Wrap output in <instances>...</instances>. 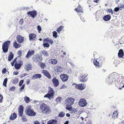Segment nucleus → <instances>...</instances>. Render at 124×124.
Segmentation results:
<instances>
[{
	"mask_svg": "<svg viewBox=\"0 0 124 124\" xmlns=\"http://www.w3.org/2000/svg\"><path fill=\"white\" fill-rule=\"evenodd\" d=\"M40 108L41 111L44 114H48L51 112L50 108L44 103L41 104Z\"/></svg>",
	"mask_w": 124,
	"mask_h": 124,
	"instance_id": "obj_1",
	"label": "nucleus"
},
{
	"mask_svg": "<svg viewBox=\"0 0 124 124\" xmlns=\"http://www.w3.org/2000/svg\"><path fill=\"white\" fill-rule=\"evenodd\" d=\"M71 111L73 113H75L77 111V108H74L72 109H72Z\"/></svg>",
	"mask_w": 124,
	"mask_h": 124,
	"instance_id": "obj_43",
	"label": "nucleus"
},
{
	"mask_svg": "<svg viewBox=\"0 0 124 124\" xmlns=\"http://www.w3.org/2000/svg\"><path fill=\"white\" fill-rule=\"evenodd\" d=\"M52 82L54 85L55 87H57L59 84V82L56 78H54L52 80Z\"/></svg>",
	"mask_w": 124,
	"mask_h": 124,
	"instance_id": "obj_12",
	"label": "nucleus"
},
{
	"mask_svg": "<svg viewBox=\"0 0 124 124\" xmlns=\"http://www.w3.org/2000/svg\"><path fill=\"white\" fill-rule=\"evenodd\" d=\"M24 87L25 84H24L23 85H22V86L19 89L20 91H22V90L24 88Z\"/></svg>",
	"mask_w": 124,
	"mask_h": 124,
	"instance_id": "obj_49",
	"label": "nucleus"
},
{
	"mask_svg": "<svg viewBox=\"0 0 124 124\" xmlns=\"http://www.w3.org/2000/svg\"><path fill=\"white\" fill-rule=\"evenodd\" d=\"M24 38L23 37H21L19 35H18L17 37V40L18 42L20 43H22L24 41Z\"/></svg>",
	"mask_w": 124,
	"mask_h": 124,
	"instance_id": "obj_19",
	"label": "nucleus"
},
{
	"mask_svg": "<svg viewBox=\"0 0 124 124\" xmlns=\"http://www.w3.org/2000/svg\"><path fill=\"white\" fill-rule=\"evenodd\" d=\"M16 87L14 86L10 87L9 90L10 91H14Z\"/></svg>",
	"mask_w": 124,
	"mask_h": 124,
	"instance_id": "obj_42",
	"label": "nucleus"
},
{
	"mask_svg": "<svg viewBox=\"0 0 124 124\" xmlns=\"http://www.w3.org/2000/svg\"><path fill=\"white\" fill-rule=\"evenodd\" d=\"M22 119L24 121L26 120V117L25 116H24V115H23V116L22 117Z\"/></svg>",
	"mask_w": 124,
	"mask_h": 124,
	"instance_id": "obj_56",
	"label": "nucleus"
},
{
	"mask_svg": "<svg viewBox=\"0 0 124 124\" xmlns=\"http://www.w3.org/2000/svg\"><path fill=\"white\" fill-rule=\"evenodd\" d=\"M53 36L55 38H57V32L55 31H54L53 32Z\"/></svg>",
	"mask_w": 124,
	"mask_h": 124,
	"instance_id": "obj_39",
	"label": "nucleus"
},
{
	"mask_svg": "<svg viewBox=\"0 0 124 124\" xmlns=\"http://www.w3.org/2000/svg\"><path fill=\"white\" fill-rule=\"evenodd\" d=\"M49 62L50 63L55 64L57 63V61L55 59H52L49 60Z\"/></svg>",
	"mask_w": 124,
	"mask_h": 124,
	"instance_id": "obj_25",
	"label": "nucleus"
},
{
	"mask_svg": "<svg viewBox=\"0 0 124 124\" xmlns=\"http://www.w3.org/2000/svg\"><path fill=\"white\" fill-rule=\"evenodd\" d=\"M17 57H16L15 58V59H14V60L13 61H12V62H13V63H14L16 61V60H17Z\"/></svg>",
	"mask_w": 124,
	"mask_h": 124,
	"instance_id": "obj_61",
	"label": "nucleus"
},
{
	"mask_svg": "<svg viewBox=\"0 0 124 124\" xmlns=\"http://www.w3.org/2000/svg\"><path fill=\"white\" fill-rule=\"evenodd\" d=\"M75 100L73 98L71 97L68 98L65 100L67 104L69 106H71L74 103Z\"/></svg>",
	"mask_w": 124,
	"mask_h": 124,
	"instance_id": "obj_7",
	"label": "nucleus"
},
{
	"mask_svg": "<svg viewBox=\"0 0 124 124\" xmlns=\"http://www.w3.org/2000/svg\"><path fill=\"white\" fill-rule=\"evenodd\" d=\"M75 9L77 12H81L83 13L82 8L79 5L78 6L77 8H75Z\"/></svg>",
	"mask_w": 124,
	"mask_h": 124,
	"instance_id": "obj_27",
	"label": "nucleus"
},
{
	"mask_svg": "<svg viewBox=\"0 0 124 124\" xmlns=\"http://www.w3.org/2000/svg\"><path fill=\"white\" fill-rule=\"evenodd\" d=\"M24 81L23 80H21L20 81L19 84V86H21L23 83Z\"/></svg>",
	"mask_w": 124,
	"mask_h": 124,
	"instance_id": "obj_46",
	"label": "nucleus"
},
{
	"mask_svg": "<svg viewBox=\"0 0 124 124\" xmlns=\"http://www.w3.org/2000/svg\"><path fill=\"white\" fill-rule=\"evenodd\" d=\"M66 85H63L61 87L60 89H61L62 88H66Z\"/></svg>",
	"mask_w": 124,
	"mask_h": 124,
	"instance_id": "obj_59",
	"label": "nucleus"
},
{
	"mask_svg": "<svg viewBox=\"0 0 124 124\" xmlns=\"http://www.w3.org/2000/svg\"><path fill=\"white\" fill-rule=\"evenodd\" d=\"M84 85H83V84H79L76 86V88L80 90H82L84 89L85 88V86H84Z\"/></svg>",
	"mask_w": 124,
	"mask_h": 124,
	"instance_id": "obj_16",
	"label": "nucleus"
},
{
	"mask_svg": "<svg viewBox=\"0 0 124 124\" xmlns=\"http://www.w3.org/2000/svg\"><path fill=\"white\" fill-rule=\"evenodd\" d=\"M72 108V107L71 106H69L67 104L66 107V109L68 110L69 111H71Z\"/></svg>",
	"mask_w": 124,
	"mask_h": 124,
	"instance_id": "obj_37",
	"label": "nucleus"
},
{
	"mask_svg": "<svg viewBox=\"0 0 124 124\" xmlns=\"http://www.w3.org/2000/svg\"><path fill=\"white\" fill-rule=\"evenodd\" d=\"M32 66L30 64H27L26 66L24 68L25 70L27 71H28L29 70H31Z\"/></svg>",
	"mask_w": 124,
	"mask_h": 124,
	"instance_id": "obj_24",
	"label": "nucleus"
},
{
	"mask_svg": "<svg viewBox=\"0 0 124 124\" xmlns=\"http://www.w3.org/2000/svg\"><path fill=\"white\" fill-rule=\"evenodd\" d=\"M25 112L26 115L30 116H34L36 115V113L30 108H28V109H26Z\"/></svg>",
	"mask_w": 124,
	"mask_h": 124,
	"instance_id": "obj_4",
	"label": "nucleus"
},
{
	"mask_svg": "<svg viewBox=\"0 0 124 124\" xmlns=\"http://www.w3.org/2000/svg\"><path fill=\"white\" fill-rule=\"evenodd\" d=\"M18 81V79L17 78H15L13 80V83L14 84H16Z\"/></svg>",
	"mask_w": 124,
	"mask_h": 124,
	"instance_id": "obj_45",
	"label": "nucleus"
},
{
	"mask_svg": "<svg viewBox=\"0 0 124 124\" xmlns=\"http://www.w3.org/2000/svg\"><path fill=\"white\" fill-rule=\"evenodd\" d=\"M18 62V63L21 66L23 65V62L21 60L19 61V62Z\"/></svg>",
	"mask_w": 124,
	"mask_h": 124,
	"instance_id": "obj_52",
	"label": "nucleus"
},
{
	"mask_svg": "<svg viewBox=\"0 0 124 124\" xmlns=\"http://www.w3.org/2000/svg\"><path fill=\"white\" fill-rule=\"evenodd\" d=\"M79 105L81 107L85 106L87 104L86 101L84 98L81 99L79 102Z\"/></svg>",
	"mask_w": 124,
	"mask_h": 124,
	"instance_id": "obj_8",
	"label": "nucleus"
},
{
	"mask_svg": "<svg viewBox=\"0 0 124 124\" xmlns=\"http://www.w3.org/2000/svg\"><path fill=\"white\" fill-rule=\"evenodd\" d=\"M17 117V116L15 112L14 113L12 114L9 117V119L11 120H13L16 118Z\"/></svg>",
	"mask_w": 124,
	"mask_h": 124,
	"instance_id": "obj_20",
	"label": "nucleus"
},
{
	"mask_svg": "<svg viewBox=\"0 0 124 124\" xmlns=\"http://www.w3.org/2000/svg\"><path fill=\"white\" fill-rule=\"evenodd\" d=\"M120 8H123L124 9V4L123 3H121L119 5Z\"/></svg>",
	"mask_w": 124,
	"mask_h": 124,
	"instance_id": "obj_44",
	"label": "nucleus"
},
{
	"mask_svg": "<svg viewBox=\"0 0 124 124\" xmlns=\"http://www.w3.org/2000/svg\"><path fill=\"white\" fill-rule=\"evenodd\" d=\"M27 75V74L26 73H25L24 74H22L20 76V78H22L24 76Z\"/></svg>",
	"mask_w": 124,
	"mask_h": 124,
	"instance_id": "obj_55",
	"label": "nucleus"
},
{
	"mask_svg": "<svg viewBox=\"0 0 124 124\" xmlns=\"http://www.w3.org/2000/svg\"><path fill=\"white\" fill-rule=\"evenodd\" d=\"M23 19H21L20 20L19 22V23L20 25H22L23 23Z\"/></svg>",
	"mask_w": 124,
	"mask_h": 124,
	"instance_id": "obj_48",
	"label": "nucleus"
},
{
	"mask_svg": "<svg viewBox=\"0 0 124 124\" xmlns=\"http://www.w3.org/2000/svg\"><path fill=\"white\" fill-rule=\"evenodd\" d=\"M10 54L8 56V60L9 61H11L14 57V54L12 53V52H10Z\"/></svg>",
	"mask_w": 124,
	"mask_h": 124,
	"instance_id": "obj_26",
	"label": "nucleus"
},
{
	"mask_svg": "<svg viewBox=\"0 0 124 124\" xmlns=\"http://www.w3.org/2000/svg\"><path fill=\"white\" fill-rule=\"evenodd\" d=\"M65 115V113L64 112L61 111L60 112L58 116H59L61 117H63Z\"/></svg>",
	"mask_w": 124,
	"mask_h": 124,
	"instance_id": "obj_31",
	"label": "nucleus"
},
{
	"mask_svg": "<svg viewBox=\"0 0 124 124\" xmlns=\"http://www.w3.org/2000/svg\"><path fill=\"white\" fill-rule=\"evenodd\" d=\"M24 100L26 103H28L30 102V98L26 96L24 97Z\"/></svg>",
	"mask_w": 124,
	"mask_h": 124,
	"instance_id": "obj_36",
	"label": "nucleus"
},
{
	"mask_svg": "<svg viewBox=\"0 0 124 124\" xmlns=\"http://www.w3.org/2000/svg\"><path fill=\"white\" fill-rule=\"evenodd\" d=\"M29 37L30 40H34L36 39V35L34 33L30 34H29Z\"/></svg>",
	"mask_w": 124,
	"mask_h": 124,
	"instance_id": "obj_18",
	"label": "nucleus"
},
{
	"mask_svg": "<svg viewBox=\"0 0 124 124\" xmlns=\"http://www.w3.org/2000/svg\"><path fill=\"white\" fill-rule=\"evenodd\" d=\"M13 45L16 48L19 47L21 46L20 45L18 44L16 41H15L14 42Z\"/></svg>",
	"mask_w": 124,
	"mask_h": 124,
	"instance_id": "obj_29",
	"label": "nucleus"
},
{
	"mask_svg": "<svg viewBox=\"0 0 124 124\" xmlns=\"http://www.w3.org/2000/svg\"><path fill=\"white\" fill-rule=\"evenodd\" d=\"M63 26H61L57 28L56 31L59 33L60 32L62 31V28H63Z\"/></svg>",
	"mask_w": 124,
	"mask_h": 124,
	"instance_id": "obj_35",
	"label": "nucleus"
},
{
	"mask_svg": "<svg viewBox=\"0 0 124 124\" xmlns=\"http://www.w3.org/2000/svg\"><path fill=\"white\" fill-rule=\"evenodd\" d=\"M19 109H18L19 116H21L23 115V107L22 105H20L19 107Z\"/></svg>",
	"mask_w": 124,
	"mask_h": 124,
	"instance_id": "obj_13",
	"label": "nucleus"
},
{
	"mask_svg": "<svg viewBox=\"0 0 124 124\" xmlns=\"http://www.w3.org/2000/svg\"><path fill=\"white\" fill-rule=\"evenodd\" d=\"M43 45L44 47H48L50 46L49 44L47 43H44L43 44Z\"/></svg>",
	"mask_w": 124,
	"mask_h": 124,
	"instance_id": "obj_41",
	"label": "nucleus"
},
{
	"mask_svg": "<svg viewBox=\"0 0 124 124\" xmlns=\"http://www.w3.org/2000/svg\"><path fill=\"white\" fill-rule=\"evenodd\" d=\"M3 99V97L2 95L0 94V102H1Z\"/></svg>",
	"mask_w": 124,
	"mask_h": 124,
	"instance_id": "obj_53",
	"label": "nucleus"
},
{
	"mask_svg": "<svg viewBox=\"0 0 124 124\" xmlns=\"http://www.w3.org/2000/svg\"><path fill=\"white\" fill-rule=\"evenodd\" d=\"M108 12L109 13H111L112 14H113V11L112 9H108Z\"/></svg>",
	"mask_w": 124,
	"mask_h": 124,
	"instance_id": "obj_58",
	"label": "nucleus"
},
{
	"mask_svg": "<svg viewBox=\"0 0 124 124\" xmlns=\"http://www.w3.org/2000/svg\"><path fill=\"white\" fill-rule=\"evenodd\" d=\"M10 41H7L2 44V48L4 53H6L8 52L9 45H10Z\"/></svg>",
	"mask_w": 124,
	"mask_h": 124,
	"instance_id": "obj_3",
	"label": "nucleus"
},
{
	"mask_svg": "<svg viewBox=\"0 0 124 124\" xmlns=\"http://www.w3.org/2000/svg\"><path fill=\"white\" fill-rule=\"evenodd\" d=\"M118 57H120L124 58V53L122 49H121L119 50L118 53Z\"/></svg>",
	"mask_w": 124,
	"mask_h": 124,
	"instance_id": "obj_17",
	"label": "nucleus"
},
{
	"mask_svg": "<svg viewBox=\"0 0 124 124\" xmlns=\"http://www.w3.org/2000/svg\"><path fill=\"white\" fill-rule=\"evenodd\" d=\"M112 74H111L109 76V77L107 79V82L109 85L111 84L112 83L115 82V79H114L113 76L112 77Z\"/></svg>",
	"mask_w": 124,
	"mask_h": 124,
	"instance_id": "obj_9",
	"label": "nucleus"
},
{
	"mask_svg": "<svg viewBox=\"0 0 124 124\" xmlns=\"http://www.w3.org/2000/svg\"><path fill=\"white\" fill-rule=\"evenodd\" d=\"M37 29L39 31V33L40 32V31H41V27L39 25H38L37 26Z\"/></svg>",
	"mask_w": 124,
	"mask_h": 124,
	"instance_id": "obj_47",
	"label": "nucleus"
},
{
	"mask_svg": "<svg viewBox=\"0 0 124 124\" xmlns=\"http://www.w3.org/2000/svg\"><path fill=\"white\" fill-rule=\"evenodd\" d=\"M61 79L63 82H65L68 80L69 76L66 74H62L60 76Z\"/></svg>",
	"mask_w": 124,
	"mask_h": 124,
	"instance_id": "obj_11",
	"label": "nucleus"
},
{
	"mask_svg": "<svg viewBox=\"0 0 124 124\" xmlns=\"http://www.w3.org/2000/svg\"><path fill=\"white\" fill-rule=\"evenodd\" d=\"M18 54L19 57H21L22 55V52L20 50H19L18 52Z\"/></svg>",
	"mask_w": 124,
	"mask_h": 124,
	"instance_id": "obj_50",
	"label": "nucleus"
},
{
	"mask_svg": "<svg viewBox=\"0 0 124 124\" xmlns=\"http://www.w3.org/2000/svg\"><path fill=\"white\" fill-rule=\"evenodd\" d=\"M111 18V16L109 15H107L104 16L103 18V19L105 21H107L109 20Z\"/></svg>",
	"mask_w": 124,
	"mask_h": 124,
	"instance_id": "obj_22",
	"label": "nucleus"
},
{
	"mask_svg": "<svg viewBox=\"0 0 124 124\" xmlns=\"http://www.w3.org/2000/svg\"><path fill=\"white\" fill-rule=\"evenodd\" d=\"M41 77V75L40 74H36L33 75L32 77V79H37L38 78H40Z\"/></svg>",
	"mask_w": 124,
	"mask_h": 124,
	"instance_id": "obj_21",
	"label": "nucleus"
},
{
	"mask_svg": "<svg viewBox=\"0 0 124 124\" xmlns=\"http://www.w3.org/2000/svg\"><path fill=\"white\" fill-rule=\"evenodd\" d=\"M32 60L33 62H41L42 60L41 55L39 56L38 54H35L32 57Z\"/></svg>",
	"mask_w": 124,
	"mask_h": 124,
	"instance_id": "obj_5",
	"label": "nucleus"
},
{
	"mask_svg": "<svg viewBox=\"0 0 124 124\" xmlns=\"http://www.w3.org/2000/svg\"><path fill=\"white\" fill-rule=\"evenodd\" d=\"M34 124H39V123L37 121H34Z\"/></svg>",
	"mask_w": 124,
	"mask_h": 124,
	"instance_id": "obj_57",
	"label": "nucleus"
},
{
	"mask_svg": "<svg viewBox=\"0 0 124 124\" xmlns=\"http://www.w3.org/2000/svg\"><path fill=\"white\" fill-rule=\"evenodd\" d=\"M8 81V79L7 78H6L4 80L3 83V85L5 86V87H7V83Z\"/></svg>",
	"mask_w": 124,
	"mask_h": 124,
	"instance_id": "obj_34",
	"label": "nucleus"
},
{
	"mask_svg": "<svg viewBox=\"0 0 124 124\" xmlns=\"http://www.w3.org/2000/svg\"><path fill=\"white\" fill-rule=\"evenodd\" d=\"M34 53V51L33 50H30L28 51L27 53L26 56V58H28L31 57V55H33Z\"/></svg>",
	"mask_w": 124,
	"mask_h": 124,
	"instance_id": "obj_15",
	"label": "nucleus"
},
{
	"mask_svg": "<svg viewBox=\"0 0 124 124\" xmlns=\"http://www.w3.org/2000/svg\"><path fill=\"white\" fill-rule=\"evenodd\" d=\"M48 42L50 43L51 45H52L53 43V42L52 39H49L48 41Z\"/></svg>",
	"mask_w": 124,
	"mask_h": 124,
	"instance_id": "obj_54",
	"label": "nucleus"
},
{
	"mask_svg": "<svg viewBox=\"0 0 124 124\" xmlns=\"http://www.w3.org/2000/svg\"><path fill=\"white\" fill-rule=\"evenodd\" d=\"M62 99V98L58 97L56 98V101L58 103L59 102H61Z\"/></svg>",
	"mask_w": 124,
	"mask_h": 124,
	"instance_id": "obj_33",
	"label": "nucleus"
},
{
	"mask_svg": "<svg viewBox=\"0 0 124 124\" xmlns=\"http://www.w3.org/2000/svg\"><path fill=\"white\" fill-rule=\"evenodd\" d=\"M57 122L55 120H51L48 122L47 124H57Z\"/></svg>",
	"mask_w": 124,
	"mask_h": 124,
	"instance_id": "obj_28",
	"label": "nucleus"
},
{
	"mask_svg": "<svg viewBox=\"0 0 124 124\" xmlns=\"http://www.w3.org/2000/svg\"><path fill=\"white\" fill-rule=\"evenodd\" d=\"M6 71H7V70H6V69L5 68H4L2 70V73L3 74H4L6 73Z\"/></svg>",
	"mask_w": 124,
	"mask_h": 124,
	"instance_id": "obj_51",
	"label": "nucleus"
},
{
	"mask_svg": "<svg viewBox=\"0 0 124 124\" xmlns=\"http://www.w3.org/2000/svg\"><path fill=\"white\" fill-rule=\"evenodd\" d=\"M48 40H49V39H48L45 38L44 39V41H46V42H47V41L48 42Z\"/></svg>",
	"mask_w": 124,
	"mask_h": 124,
	"instance_id": "obj_62",
	"label": "nucleus"
},
{
	"mask_svg": "<svg viewBox=\"0 0 124 124\" xmlns=\"http://www.w3.org/2000/svg\"><path fill=\"white\" fill-rule=\"evenodd\" d=\"M66 116L68 117H70V115L69 113H67L66 114Z\"/></svg>",
	"mask_w": 124,
	"mask_h": 124,
	"instance_id": "obj_64",
	"label": "nucleus"
},
{
	"mask_svg": "<svg viewBox=\"0 0 124 124\" xmlns=\"http://www.w3.org/2000/svg\"><path fill=\"white\" fill-rule=\"evenodd\" d=\"M30 83V81L29 80L27 81H26V84L27 85H29V84Z\"/></svg>",
	"mask_w": 124,
	"mask_h": 124,
	"instance_id": "obj_63",
	"label": "nucleus"
},
{
	"mask_svg": "<svg viewBox=\"0 0 124 124\" xmlns=\"http://www.w3.org/2000/svg\"><path fill=\"white\" fill-rule=\"evenodd\" d=\"M42 53L45 56H48V52L46 50H43L42 51Z\"/></svg>",
	"mask_w": 124,
	"mask_h": 124,
	"instance_id": "obj_32",
	"label": "nucleus"
},
{
	"mask_svg": "<svg viewBox=\"0 0 124 124\" xmlns=\"http://www.w3.org/2000/svg\"><path fill=\"white\" fill-rule=\"evenodd\" d=\"M21 66L19 64L16 62L14 65V67L16 69L18 70Z\"/></svg>",
	"mask_w": 124,
	"mask_h": 124,
	"instance_id": "obj_30",
	"label": "nucleus"
},
{
	"mask_svg": "<svg viewBox=\"0 0 124 124\" xmlns=\"http://www.w3.org/2000/svg\"><path fill=\"white\" fill-rule=\"evenodd\" d=\"M119 7V5L118 6V7H116L115 8L114 10V11L115 12H117V11H118L119 10H121V9H120V7Z\"/></svg>",
	"mask_w": 124,
	"mask_h": 124,
	"instance_id": "obj_40",
	"label": "nucleus"
},
{
	"mask_svg": "<svg viewBox=\"0 0 124 124\" xmlns=\"http://www.w3.org/2000/svg\"><path fill=\"white\" fill-rule=\"evenodd\" d=\"M18 72L17 71H14L13 72V74L15 75H17L18 74Z\"/></svg>",
	"mask_w": 124,
	"mask_h": 124,
	"instance_id": "obj_60",
	"label": "nucleus"
},
{
	"mask_svg": "<svg viewBox=\"0 0 124 124\" xmlns=\"http://www.w3.org/2000/svg\"><path fill=\"white\" fill-rule=\"evenodd\" d=\"M42 73H43L44 76L49 79L51 78V76L49 73L46 70H42Z\"/></svg>",
	"mask_w": 124,
	"mask_h": 124,
	"instance_id": "obj_14",
	"label": "nucleus"
},
{
	"mask_svg": "<svg viewBox=\"0 0 124 124\" xmlns=\"http://www.w3.org/2000/svg\"><path fill=\"white\" fill-rule=\"evenodd\" d=\"M41 67L42 69H44L46 66V64L45 63L43 62L40 63Z\"/></svg>",
	"mask_w": 124,
	"mask_h": 124,
	"instance_id": "obj_38",
	"label": "nucleus"
},
{
	"mask_svg": "<svg viewBox=\"0 0 124 124\" xmlns=\"http://www.w3.org/2000/svg\"><path fill=\"white\" fill-rule=\"evenodd\" d=\"M104 58L103 57H99L98 59L96 60H95V59L94 60L93 63L94 64L96 67H101V64H100L99 62V60H100L101 59L104 60Z\"/></svg>",
	"mask_w": 124,
	"mask_h": 124,
	"instance_id": "obj_10",
	"label": "nucleus"
},
{
	"mask_svg": "<svg viewBox=\"0 0 124 124\" xmlns=\"http://www.w3.org/2000/svg\"><path fill=\"white\" fill-rule=\"evenodd\" d=\"M54 91L51 87H49L48 93L44 96V97L48 98L50 100H52L54 99Z\"/></svg>",
	"mask_w": 124,
	"mask_h": 124,
	"instance_id": "obj_2",
	"label": "nucleus"
},
{
	"mask_svg": "<svg viewBox=\"0 0 124 124\" xmlns=\"http://www.w3.org/2000/svg\"><path fill=\"white\" fill-rule=\"evenodd\" d=\"M27 14L29 16H31L33 18H34L37 15V12L35 10L28 12L27 13Z\"/></svg>",
	"mask_w": 124,
	"mask_h": 124,
	"instance_id": "obj_6",
	"label": "nucleus"
},
{
	"mask_svg": "<svg viewBox=\"0 0 124 124\" xmlns=\"http://www.w3.org/2000/svg\"><path fill=\"white\" fill-rule=\"evenodd\" d=\"M81 77L80 78H79V80L80 81H81L83 82H84L86 81L87 80V78H86V76H85L82 75L81 76Z\"/></svg>",
	"mask_w": 124,
	"mask_h": 124,
	"instance_id": "obj_23",
	"label": "nucleus"
}]
</instances>
